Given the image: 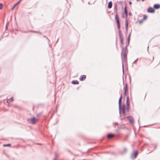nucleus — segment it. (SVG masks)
Wrapping results in <instances>:
<instances>
[{
  "instance_id": "obj_1",
  "label": "nucleus",
  "mask_w": 160,
  "mask_h": 160,
  "mask_svg": "<svg viewBox=\"0 0 160 160\" xmlns=\"http://www.w3.org/2000/svg\"><path fill=\"white\" fill-rule=\"evenodd\" d=\"M115 19L116 22L117 28L118 31L119 38L120 41V47L122 48L121 55L123 56V58H122V69H123L124 67V62L125 63H126V62H127V54L128 53V51L126 47L124 48L123 47V45L124 44L123 35L121 30L120 29V24L119 21V17L118 15L117 12L115 16Z\"/></svg>"
},
{
  "instance_id": "obj_2",
  "label": "nucleus",
  "mask_w": 160,
  "mask_h": 160,
  "mask_svg": "<svg viewBox=\"0 0 160 160\" xmlns=\"http://www.w3.org/2000/svg\"><path fill=\"white\" fill-rule=\"evenodd\" d=\"M27 121L28 122L32 124H34L38 121V119L33 117L31 118H28L27 119Z\"/></svg>"
},
{
  "instance_id": "obj_3",
  "label": "nucleus",
  "mask_w": 160,
  "mask_h": 160,
  "mask_svg": "<svg viewBox=\"0 0 160 160\" xmlns=\"http://www.w3.org/2000/svg\"><path fill=\"white\" fill-rule=\"evenodd\" d=\"M123 90H124L123 94L124 96H126L127 93L128 91V84L127 83L125 84V85L123 88Z\"/></svg>"
},
{
  "instance_id": "obj_4",
  "label": "nucleus",
  "mask_w": 160,
  "mask_h": 160,
  "mask_svg": "<svg viewBox=\"0 0 160 160\" xmlns=\"http://www.w3.org/2000/svg\"><path fill=\"white\" fill-rule=\"evenodd\" d=\"M126 118L131 123L133 124L134 123V119L132 116H128L126 117Z\"/></svg>"
},
{
  "instance_id": "obj_5",
  "label": "nucleus",
  "mask_w": 160,
  "mask_h": 160,
  "mask_svg": "<svg viewBox=\"0 0 160 160\" xmlns=\"http://www.w3.org/2000/svg\"><path fill=\"white\" fill-rule=\"evenodd\" d=\"M122 99V95H121L120 97L119 101H118V106H119V113H121V100Z\"/></svg>"
},
{
  "instance_id": "obj_6",
  "label": "nucleus",
  "mask_w": 160,
  "mask_h": 160,
  "mask_svg": "<svg viewBox=\"0 0 160 160\" xmlns=\"http://www.w3.org/2000/svg\"><path fill=\"white\" fill-rule=\"evenodd\" d=\"M138 153V151H136L133 153H132L131 156L132 158L135 159L136 158Z\"/></svg>"
},
{
  "instance_id": "obj_7",
  "label": "nucleus",
  "mask_w": 160,
  "mask_h": 160,
  "mask_svg": "<svg viewBox=\"0 0 160 160\" xmlns=\"http://www.w3.org/2000/svg\"><path fill=\"white\" fill-rule=\"evenodd\" d=\"M147 11L149 13H153L155 12L154 9L151 7L148 8Z\"/></svg>"
},
{
  "instance_id": "obj_8",
  "label": "nucleus",
  "mask_w": 160,
  "mask_h": 160,
  "mask_svg": "<svg viewBox=\"0 0 160 160\" xmlns=\"http://www.w3.org/2000/svg\"><path fill=\"white\" fill-rule=\"evenodd\" d=\"M86 78V76L85 75H83L80 77L79 79L80 81H82L85 80Z\"/></svg>"
},
{
  "instance_id": "obj_9",
  "label": "nucleus",
  "mask_w": 160,
  "mask_h": 160,
  "mask_svg": "<svg viewBox=\"0 0 160 160\" xmlns=\"http://www.w3.org/2000/svg\"><path fill=\"white\" fill-rule=\"evenodd\" d=\"M13 101V97H11L10 98L7 99V102L8 103H10Z\"/></svg>"
},
{
  "instance_id": "obj_10",
  "label": "nucleus",
  "mask_w": 160,
  "mask_h": 160,
  "mask_svg": "<svg viewBox=\"0 0 160 160\" xmlns=\"http://www.w3.org/2000/svg\"><path fill=\"white\" fill-rule=\"evenodd\" d=\"M124 12L125 14L126 17V18H127V17H128V12H127V8L126 6L124 8Z\"/></svg>"
},
{
  "instance_id": "obj_11",
  "label": "nucleus",
  "mask_w": 160,
  "mask_h": 160,
  "mask_svg": "<svg viewBox=\"0 0 160 160\" xmlns=\"http://www.w3.org/2000/svg\"><path fill=\"white\" fill-rule=\"evenodd\" d=\"M114 136V135L112 134H109L107 135V138H111Z\"/></svg>"
},
{
  "instance_id": "obj_12",
  "label": "nucleus",
  "mask_w": 160,
  "mask_h": 160,
  "mask_svg": "<svg viewBox=\"0 0 160 160\" xmlns=\"http://www.w3.org/2000/svg\"><path fill=\"white\" fill-rule=\"evenodd\" d=\"M154 8L156 9H158L160 8V5L158 4H155L154 5Z\"/></svg>"
},
{
  "instance_id": "obj_13",
  "label": "nucleus",
  "mask_w": 160,
  "mask_h": 160,
  "mask_svg": "<svg viewBox=\"0 0 160 160\" xmlns=\"http://www.w3.org/2000/svg\"><path fill=\"white\" fill-rule=\"evenodd\" d=\"M112 6V1H110L108 3V8H111Z\"/></svg>"
},
{
  "instance_id": "obj_14",
  "label": "nucleus",
  "mask_w": 160,
  "mask_h": 160,
  "mask_svg": "<svg viewBox=\"0 0 160 160\" xmlns=\"http://www.w3.org/2000/svg\"><path fill=\"white\" fill-rule=\"evenodd\" d=\"M72 83L73 84H78L79 82L77 80H73L72 82Z\"/></svg>"
},
{
  "instance_id": "obj_15",
  "label": "nucleus",
  "mask_w": 160,
  "mask_h": 160,
  "mask_svg": "<svg viewBox=\"0 0 160 160\" xmlns=\"http://www.w3.org/2000/svg\"><path fill=\"white\" fill-rule=\"evenodd\" d=\"M129 104L130 103L129 102V98L128 96L127 98L126 105L127 106H129Z\"/></svg>"
},
{
  "instance_id": "obj_16",
  "label": "nucleus",
  "mask_w": 160,
  "mask_h": 160,
  "mask_svg": "<svg viewBox=\"0 0 160 160\" xmlns=\"http://www.w3.org/2000/svg\"><path fill=\"white\" fill-rule=\"evenodd\" d=\"M127 151V149L126 148H124L123 151L121 152L122 154L125 153Z\"/></svg>"
},
{
  "instance_id": "obj_17",
  "label": "nucleus",
  "mask_w": 160,
  "mask_h": 160,
  "mask_svg": "<svg viewBox=\"0 0 160 160\" xmlns=\"http://www.w3.org/2000/svg\"><path fill=\"white\" fill-rule=\"evenodd\" d=\"M122 113L124 116H125L126 114V111L125 110H122Z\"/></svg>"
},
{
  "instance_id": "obj_18",
  "label": "nucleus",
  "mask_w": 160,
  "mask_h": 160,
  "mask_svg": "<svg viewBox=\"0 0 160 160\" xmlns=\"http://www.w3.org/2000/svg\"><path fill=\"white\" fill-rule=\"evenodd\" d=\"M126 106L125 105L123 104L122 107V110H125Z\"/></svg>"
},
{
  "instance_id": "obj_19",
  "label": "nucleus",
  "mask_w": 160,
  "mask_h": 160,
  "mask_svg": "<svg viewBox=\"0 0 160 160\" xmlns=\"http://www.w3.org/2000/svg\"><path fill=\"white\" fill-rule=\"evenodd\" d=\"M130 34L128 36V44L129 43V41H130Z\"/></svg>"
},
{
  "instance_id": "obj_20",
  "label": "nucleus",
  "mask_w": 160,
  "mask_h": 160,
  "mask_svg": "<svg viewBox=\"0 0 160 160\" xmlns=\"http://www.w3.org/2000/svg\"><path fill=\"white\" fill-rule=\"evenodd\" d=\"M126 111L127 112H129V106H127L126 108Z\"/></svg>"
},
{
  "instance_id": "obj_21",
  "label": "nucleus",
  "mask_w": 160,
  "mask_h": 160,
  "mask_svg": "<svg viewBox=\"0 0 160 160\" xmlns=\"http://www.w3.org/2000/svg\"><path fill=\"white\" fill-rule=\"evenodd\" d=\"M128 24H125V28H126V31H127L128 30Z\"/></svg>"
},
{
  "instance_id": "obj_22",
  "label": "nucleus",
  "mask_w": 160,
  "mask_h": 160,
  "mask_svg": "<svg viewBox=\"0 0 160 160\" xmlns=\"http://www.w3.org/2000/svg\"><path fill=\"white\" fill-rule=\"evenodd\" d=\"M41 114L42 113H38L37 114L36 116L37 117H39L41 115Z\"/></svg>"
},
{
  "instance_id": "obj_23",
  "label": "nucleus",
  "mask_w": 160,
  "mask_h": 160,
  "mask_svg": "<svg viewBox=\"0 0 160 160\" xmlns=\"http://www.w3.org/2000/svg\"><path fill=\"white\" fill-rule=\"evenodd\" d=\"M3 7V4L2 3H0V9H1Z\"/></svg>"
},
{
  "instance_id": "obj_24",
  "label": "nucleus",
  "mask_w": 160,
  "mask_h": 160,
  "mask_svg": "<svg viewBox=\"0 0 160 160\" xmlns=\"http://www.w3.org/2000/svg\"><path fill=\"white\" fill-rule=\"evenodd\" d=\"M11 146V144H4L3 145V146Z\"/></svg>"
},
{
  "instance_id": "obj_25",
  "label": "nucleus",
  "mask_w": 160,
  "mask_h": 160,
  "mask_svg": "<svg viewBox=\"0 0 160 160\" xmlns=\"http://www.w3.org/2000/svg\"><path fill=\"white\" fill-rule=\"evenodd\" d=\"M114 9L115 10V11H116V12H117V8L116 6H114Z\"/></svg>"
},
{
  "instance_id": "obj_26",
  "label": "nucleus",
  "mask_w": 160,
  "mask_h": 160,
  "mask_svg": "<svg viewBox=\"0 0 160 160\" xmlns=\"http://www.w3.org/2000/svg\"><path fill=\"white\" fill-rule=\"evenodd\" d=\"M147 18V16L145 15H144L143 16V19H145Z\"/></svg>"
},
{
  "instance_id": "obj_27",
  "label": "nucleus",
  "mask_w": 160,
  "mask_h": 160,
  "mask_svg": "<svg viewBox=\"0 0 160 160\" xmlns=\"http://www.w3.org/2000/svg\"><path fill=\"white\" fill-rule=\"evenodd\" d=\"M17 5L15 3L14 4L12 8V10H13L15 8V7Z\"/></svg>"
},
{
  "instance_id": "obj_28",
  "label": "nucleus",
  "mask_w": 160,
  "mask_h": 160,
  "mask_svg": "<svg viewBox=\"0 0 160 160\" xmlns=\"http://www.w3.org/2000/svg\"><path fill=\"white\" fill-rule=\"evenodd\" d=\"M125 24H128V21L127 19H126L125 20Z\"/></svg>"
},
{
  "instance_id": "obj_29",
  "label": "nucleus",
  "mask_w": 160,
  "mask_h": 160,
  "mask_svg": "<svg viewBox=\"0 0 160 160\" xmlns=\"http://www.w3.org/2000/svg\"><path fill=\"white\" fill-rule=\"evenodd\" d=\"M22 0H20L18 2L16 3L15 4H16L17 5Z\"/></svg>"
},
{
  "instance_id": "obj_30",
  "label": "nucleus",
  "mask_w": 160,
  "mask_h": 160,
  "mask_svg": "<svg viewBox=\"0 0 160 160\" xmlns=\"http://www.w3.org/2000/svg\"><path fill=\"white\" fill-rule=\"evenodd\" d=\"M22 0H20L18 2L16 3L15 4H16L17 5Z\"/></svg>"
},
{
  "instance_id": "obj_31",
  "label": "nucleus",
  "mask_w": 160,
  "mask_h": 160,
  "mask_svg": "<svg viewBox=\"0 0 160 160\" xmlns=\"http://www.w3.org/2000/svg\"><path fill=\"white\" fill-rule=\"evenodd\" d=\"M137 59L133 63V64L135 63V62H136V61H137Z\"/></svg>"
},
{
  "instance_id": "obj_32",
  "label": "nucleus",
  "mask_w": 160,
  "mask_h": 160,
  "mask_svg": "<svg viewBox=\"0 0 160 160\" xmlns=\"http://www.w3.org/2000/svg\"><path fill=\"white\" fill-rule=\"evenodd\" d=\"M53 160H57V158H56V157H55V158H54V159Z\"/></svg>"
},
{
  "instance_id": "obj_33",
  "label": "nucleus",
  "mask_w": 160,
  "mask_h": 160,
  "mask_svg": "<svg viewBox=\"0 0 160 160\" xmlns=\"http://www.w3.org/2000/svg\"><path fill=\"white\" fill-rule=\"evenodd\" d=\"M57 155L56 153H55V157H56V158H57Z\"/></svg>"
},
{
  "instance_id": "obj_34",
  "label": "nucleus",
  "mask_w": 160,
  "mask_h": 160,
  "mask_svg": "<svg viewBox=\"0 0 160 160\" xmlns=\"http://www.w3.org/2000/svg\"><path fill=\"white\" fill-rule=\"evenodd\" d=\"M43 37H45V38H46L48 39V38L46 37V36H44Z\"/></svg>"
},
{
  "instance_id": "obj_35",
  "label": "nucleus",
  "mask_w": 160,
  "mask_h": 160,
  "mask_svg": "<svg viewBox=\"0 0 160 160\" xmlns=\"http://www.w3.org/2000/svg\"><path fill=\"white\" fill-rule=\"evenodd\" d=\"M129 4H132V2H129Z\"/></svg>"
},
{
  "instance_id": "obj_36",
  "label": "nucleus",
  "mask_w": 160,
  "mask_h": 160,
  "mask_svg": "<svg viewBox=\"0 0 160 160\" xmlns=\"http://www.w3.org/2000/svg\"><path fill=\"white\" fill-rule=\"evenodd\" d=\"M129 15H132V13H129Z\"/></svg>"
},
{
  "instance_id": "obj_37",
  "label": "nucleus",
  "mask_w": 160,
  "mask_h": 160,
  "mask_svg": "<svg viewBox=\"0 0 160 160\" xmlns=\"http://www.w3.org/2000/svg\"><path fill=\"white\" fill-rule=\"evenodd\" d=\"M142 21H139V23H142Z\"/></svg>"
},
{
  "instance_id": "obj_38",
  "label": "nucleus",
  "mask_w": 160,
  "mask_h": 160,
  "mask_svg": "<svg viewBox=\"0 0 160 160\" xmlns=\"http://www.w3.org/2000/svg\"><path fill=\"white\" fill-rule=\"evenodd\" d=\"M6 28H8L7 25H6Z\"/></svg>"
},
{
  "instance_id": "obj_39",
  "label": "nucleus",
  "mask_w": 160,
  "mask_h": 160,
  "mask_svg": "<svg viewBox=\"0 0 160 160\" xmlns=\"http://www.w3.org/2000/svg\"><path fill=\"white\" fill-rule=\"evenodd\" d=\"M154 58V56H153V58H152V60H153Z\"/></svg>"
},
{
  "instance_id": "obj_40",
  "label": "nucleus",
  "mask_w": 160,
  "mask_h": 160,
  "mask_svg": "<svg viewBox=\"0 0 160 160\" xmlns=\"http://www.w3.org/2000/svg\"><path fill=\"white\" fill-rule=\"evenodd\" d=\"M140 1V0H137V1L138 2L139 1Z\"/></svg>"
},
{
  "instance_id": "obj_41",
  "label": "nucleus",
  "mask_w": 160,
  "mask_h": 160,
  "mask_svg": "<svg viewBox=\"0 0 160 160\" xmlns=\"http://www.w3.org/2000/svg\"><path fill=\"white\" fill-rule=\"evenodd\" d=\"M142 1H144L145 0H141Z\"/></svg>"
},
{
  "instance_id": "obj_42",
  "label": "nucleus",
  "mask_w": 160,
  "mask_h": 160,
  "mask_svg": "<svg viewBox=\"0 0 160 160\" xmlns=\"http://www.w3.org/2000/svg\"><path fill=\"white\" fill-rule=\"evenodd\" d=\"M124 17V16H122V18H123Z\"/></svg>"
},
{
  "instance_id": "obj_43",
  "label": "nucleus",
  "mask_w": 160,
  "mask_h": 160,
  "mask_svg": "<svg viewBox=\"0 0 160 160\" xmlns=\"http://www.w3.org/2000/svg\"><path fill=\"white\" fill-rule=\"evenodd\" d=\"M115 124H118V123H115Z\"/></svg>"
}]
</instances>
